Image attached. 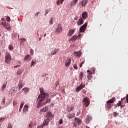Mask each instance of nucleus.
Returning a JSON list of instances; mask_svg holds the SVG:
<instances>
[{
  "mask_svg": "<svg viewBox=\"0 0 128 128\" xmlns=\"http://www.w3.org/2000/svg\"><path fill=\"white\" fill-rule=\"evenodd\" d=\"M58 52V49L56 48H53L50 54L51 56H54Z\"/></svg>",
  "mask_w": 128,
  "mask_h": 128,
  "instance_id": "12",
  "label": "nucleus"
},
{
  "mask_svg": "<svg viewBox=\"0 0 128 128\" xmlns=\"http://www.w3.org/2000/svg\"><path fill=\"white\" fill-rule=\"evenodd\" d=\"M121 102H118V104H116L117 106H120L121 104Z\"/></svg>",
  "mask_w": 128,
  "mask_h": 128,
  "instance_id": "46",
  "label": "nucleus"
},
{
  "mask_svg": "<svg viewBox=\"0 0 128 128\" xmlns=\"http://www.w3.org/2000/svg\"><path fill=\"white\" fill-rule=\"evenodd\" d=\"M88 0H82V2L80 3V4L82 6H86Z\"/></svg>",
  "mask_w": 128,
  "mask_h": 128,
  "instance_id": "18",
  "label": "nucleus"
},
{
  "mask_svg": "<svg viewBox=\"0 0 128 128\" xmlns=\"http://www.w3.org/2000/svg\"><path fill=\"white\" fill-rule=\"evenodd\" d=\"M28 104H26L24 107L23 112H28Z\"/></svg>",
  "mask_w": 128,
  "mask_h": 128,
  "instance_id": "21",
  "label": "nucleus"
},
{
  "mask_svg": "<svg viewBox=\"0 0 128 128\" xmlns=\"http://www.w3.org/2000/svg\"><path fill=\"white\" fill-rule=\"evenodd\" d=\"M48 110V106H45L43 107L40 110V112H46Z\"/></svg>",
  "mask_w": 128,
  "mask_h": 128,
  "instance_id": "8",
  "label": "nucleus"
},
{
  "mask_svg": "<svg viewBox=\"0 0 128 128\" xmlns=\"http://www.w3.org/2000/svg\"><path fill=\"white\" fill-rule=\"evenodd\" d=\"M78 18V16H76V17H74V20H77Z\"/></svg>",
  "mask_w": 128,
  "mask_h": 128,
  "instance_id": "52",
  "label": "nucleus"
},
{
  "mask_svg": "<svg viewBox=\"0 0 128 128\" xmlns=\"http://www.w3.org/2000/svg\"><path fill=\"white\" fill-rule=\"evenodd\" d=\"M48 120H44L43 126H48Z\"/></svg>",
  "mask_w": 128,
  "mask_h": 128,
  "instance_id": "30",
  "label": "nucleus"
},
{
  "mask_svg": "<svg viewBox=\"0 0 128 128\" xmlns=\"http://www.w3.org/2000/svg\"><path fill=\"white\" fill-rule=\"evenodd\" d=\"M72 58H69L68 59V60H66V62L65 66H67V67L68 68V66H70V65L72 62Z\"/></svg>",
  "mask_w": 128,
  "mask_h": 128,
  "instance_id": "10",
  "label": "nucleus"
},
{
  "mask_svg": "<svg viewBox=\"0 0 128 128\" xmlns=\"http://www.w3.org/2000/svg\"><path fill=\"white\" fill-rule=\"evenodd\" d=\"M22 90L24 92L25 94H28V92H30V88H24Z\"/></svg>",
  "mask_w": 128,
  "mask_h": 128,
  "instance_id": "25",
  "label": "nucleus"
},
{
  "mask_svg": "<svg viewBox=\"0 0 128 128\" xmlns=\"http://www.w3.org/2000/svg\"><path fill=\"white\" fill-rule=\"evenodd\" d=\"M77 36L76 35V34H74V36H72V38H70V40H72V42H74V40H76L77 38Z\"/></svg>",
  "mask_w": 128,
  "mask_h": 128,
  "instance_id": "27",
  "label": "nucleus"
},
{
  "mask_svg": "<svg viewBox=\"0 0 128 128\" xmlns=\"http://www.w3.org/2000/svg\"><path fill=\"white\" fill-rule=\"evenodd\" d=\"M6 84H8V82H4L1 88L2 92H4V88H6Z\"/></svg>",
  "mask_w": 128,
  "mask_h": 128,
  "instance_id": "24",
  "label": "nucleus"
},
{
  "mask_svg": "<svg viewBox=\"0 0 128 128\" xmlns=\"http://www.w3.org/2000/svg\"><path fill=\"white\" fill-rule=\"evenodd\" d=\"M49 24H54V21L52 20V18L50 19V20L49 22Z\"/></svg>",
  "mask_w": 128,
  "mask_h": 128,
  "instance_id": "39",
  "label": "nucleus"
},
{
  "mask_svg": "<svg viewBox=\"0 0 128 128\" xmlns=\"http://www.w3.org/2000/svg\"><path fill=\"white\" fill-rule=\"evenodd\" d=\"M44 80H48V77H46V78H44Z\"/></svg>",
  "mask_w": 128,
  "mask_h": 128,
  "instance_id": "55",
  "label": "nucleus"
},
{
  "mask_svg": "<svg viewBox=\"0 0 128 128\" xmlns=\"http://www.w3.org/2000/svg\"><path fill=\"white\" fill-rule=\"evenodd\" d=\"M30 52H32V49L31 50Z\"/></svg>",
  "mask_w": 128,
  "mask_h": 128,
  "instance_id": "58",
  "label": "nucleus"
},
{
  "mask_svg": "<svg viewBox=\"0 0 128 128\" xmlns=\"http://www.w3.org/2000/svg\"><path fill=\"white\" fill-rule=\"evenodd\" d=\"M36 64V62L34 61V60H32V64H31V66H34Z\"/></svg>",
  "mask_w": 128,
  "mask_h": 128,
  "instance_id": "34",
  "label": "nucleus"
},
{
  "mask_svg": "<svg viewBox=\"0 0 128 128\" xmlns=\"http://www.w3.org/2000/svg\"><path fill=\"white\" fill-rule=\"evenodd\" d=\"M62 32V24H58L57 28L56 30V34H60Z\"/></svg>",
  "mask_w": 128,
  "mask_h": 128,
  "instance_id": "5",
  "label": "nucleus"
},
{
  "mask_svg": "<svg viewBox=\"0 0 128 128\" xmlns=\"http://www.w3.org/2000/svg\"><path fill=\"white\" fill-rule=\"evenodd\" d=\"M74 54L76 56H80L82 54V52H74Z\"/></svg>",
  "mask_w": 128,
  "mask_h": 128,
  "instance_id": "20",
  "label": "nucleus"
},
{
  "mask_svg": "<svg viewBox=\"0 0 128 128\" xmlns=\"http://www.w3.org/2000/svg\"><path fill=\"white\" fill-rule=\"evenodd\" d=\"M38 14H40V12H38L36 14H35L36 16H38Z\"/></svg>",
  "mask_w": 128,
  "mask_h": 128,
  "instance_id": "50",
  "label": "nucleus"
},
{
  "mask_svg": "<svg viewBox=\"0 0 128 128\" xmlns=\"http://www.w3.org/2000/svg\"><path fill=\"white\" fill-rule=\"evenodd\" d=\"M92 72H90H90L89 74H88V75L87 76V78L88 80H90L91 78L92 77Z\"/></svg>",
  "mask_w": 128,
  "mask_h": 128,
  "instance_id": "22",
  "label": "nucleus"
},
{
  "mask_svg": "<svg viewBox=\"0 0 128 128\" xmlns=\"http://www.w3.org/2000/svg\"><path fill=\"white\" fill-rule=\"evenodd\" d=\"M4 28L6 30H12V26H10L8 24V23H7L6 24V26H5Z\"/></svg>",
  "mask_w": 128,
  "mask_h": 128,
  "instance_id": "23",
  "label": "nucleus"
},
{
  "mask_svg": "<svg viewBox=\"0 0 128 128\" xmlns=\"http://www.w3.org/2000/svg\"><path fill=\"white\" fill-rule=\"evenodd\" d=\"M74 106H68L67 108V111L68 112H70V111H72L74 109Z\"/></svg>",
  "mask_w": 128,
  "mask_h": 128,
  "instance_id": "28",
  "label": "nucleus"
},
{
  "mask_svg": "<svg viewBox=\"0 0 128 128\" xmlns=\"http://www.w3.org/2000/svg\"><path fill=\"white\" fill-rule=\"evenodd\" d=\"M4 104H5L4 102H2V106H4Z\"/></svg>",
  "mask_w": 128,
  "mask_h": 128,
  "instance_id": "54",
  "label": "nucleus"
},
{
  "mask_svg": "<svg viewBox=\"0 0 128 128\" xmlns=\"http://www.w3.org/2000/svg\"><path fill=\"white\" fill-rule=\"evenodd\" d=\"M87 72L90 73V70H87Z\"/></svg>",
  "mask_w": 128,
  "mask_h": 128,
  "instance_id": "57",
  "label": "nucleus"
},
{
  "mask_svg": "<svg viewBox=\"0 0 128 128\" xmlns=\"http://www.w3.org/2000/svg\"><path fill=\"white\" fill-rule=\"evenodd\" d=\"M44 76H46V74H45Z\"/></svg>",
  "mask_w": 128,
  "mask_h": 128,
  "instance_id": "64",
  "label": "nucleus"
},
{
  "mask_svg": "<svg viewBox=\"0 0 128 128\" xmlns=\"http://www.w3.org/2000/svg\"><path fill=\"white\" fill-rule=\"evenodd\" d=\"M22 70L20 69L17 71V74L18 76H20V74H22Z\"/></svg>",
  "mask_w": 128,
  "mask_h": 128,
  "instance_id": "31",
  "label": "nucleus"
},
{
  "mask_svg": "<svg viewBox=\"0 0 128 128\" xmlns=\"http://www.w3.org/2000/svg\"><path fill=\"white\" fill-rule=\"evenodd\" d=\"M23 106H24V103H21L18 112H22V108Z\"/></svg>",
  "mask_w": 128,
  "mask_h": 128,
  "instance_id": "32",
  "label": "nucleus"
},
{
  "mask_svg": "<svg viewBox=\"0 0 128 128\" xmlns=\"http://www.w3.org/2000/svg\"><path fill=\"white\" fill-rule=\"evenodd\" d=\"M16 104H18V101L16 100H14L13 102V105L14 106H16Z\"/></svg>",
  "mask_w": 128,
  "mask_h": 128,
  "instance_id": "38",
  "label": "nucleus"
},
{
  "mask_svg": "<svg viewBox=\"0 0 128 128\" xmlns=\"http://www.w3.org/2000/svg\"><path fill=\"white\" fill-rule=\"evenodd\" d=\"M86 84H83L82 83H81V84L79 86H77L76 88V92H80V90H81L84 88H85Z\"/></svg>",
  "mask_w": 128,
  "mask_h": 128,
  "instance_id": "7",
  "label": "nucleus"
},
{
  "mask_svg": "<svg viewBox=\"0 0 128 128\" xmlns=\"http://www.w3.org/2000/svg\"><path fill=\"white\" fill-rule=\"evenodd\" d=\"M78 2V0H72L70 4V6H76Z\"/></svg>",
  "mask_w": 128,
  "mask_h": 128,
  "instance_id": "17",
  "label": "nucleus"
},
{
  "mask_svg": "<svg viewBox=\"0 0 128 128\" xmlns=\"http://www.w3.org/2000/svg\"><path fill=\"white\" fill-rule=\"evenodd\" d=\"M94 70V72H95V70Z\"/></svg>",
  "mask_w": 128,
  "mask_h": 128,
  "instance_id": "61",
  "label": "nucleus"
},
{
  "mask_svg": "<svg viewBox=\"0 0 128 128\" xmlns=\"http://www.w3.org/2000/svg\"><path fill=\"white\" fill-rule=\"evenodd\" d=\"M46 34H44V36H46Z\"/></svg>",
  "mask_w": 128,
  "mask_h": 128,
  "instance_id": "62",
  "label": "nucleus"
},
{
  "mask_svg": "<svg viewBox=\"0 0 128 128\" xmlns=\"http://www.w3.org/2000/svg\"><path fill=\"white\" fill-rule=\"evenodd\" d=\"M24 86V82L22 80H20L19 84L18 85L19 90H20V88H22Z\"/></svg>",
  "mask_w": 128,
  "mask_h": 128,
  "instance_id": "13",
  "label": "nucleus"
},
{
  "mask_svg": "<svg viewBox=\"0 0 128 128\" xmlns=\"http://www.w3.org/2000/svg\"><path fill=\"white\" fill-rule=\"evenodd\" d=\"M32 126H34V124H32V123H30L28 126L30 128H32Z\"/></svg>",
  "mask_w": 128,
  "mask_h": 128,
  "instance_id": "40",
  "label": "nucleus"
},
{
  "mask_svg": "<svg viewBox=\"0 0 128 128\" xmlns=\"http://www.w3.org/2000/svg\"><path fill=\"white\" fill-rule=\"evenodd\" d=\"M64 0H58L56 2L57 4H60H60H62V2H64Z\"/></svg>",
  "mask_w": 128,
  "mask_h": 128,
  "instance_id": "33",
  "label": "nucleus"
},
{
  "mask_svg": "<svg viewBox=\"0 0 128 128\" xmlns=\"http://www.w3.org/2000/svg\"><path fill=\"white\" fill-rule=\"evenodd\" d=\"M6 102V98H3L2 99V102Z\"/></svg>",
  "mask_w": 128,
  "mask_h": 128,
  "instance_id": "53",
  "label": "nucleus"
},
{
  "mask_svg": "<svg viewBox=\"0 0 128 128\" xmlns=\"http://www.w3.org/2000/svg\"><path fill=\"white\" fill-rule=\"evenodd\" d=\"M46 116H47V118H52V113L50 112H47Z\"/></svg>",
  "mask_w": 128,
  "mask_h": 128,
  "instance_id": "29",
  "label": "nucleus"
},
{
  "mask_svg": "<svg viewBox=\"0 0 128 128\" xmlns=\"http://www.w3.org/2000/svg\"><path fill=\"white\" fill-rule=\"evenodd\" d=\"M45 12H46V14H48V10H46L45 11Z\"/></svg>",
  "mask_w": 128,
  "mask_h": 128,
  "instance_id": "51",
  "label": "nucleus"
},
{
  "mask_svg": "<svg viewBox=\"0 0 128 128\" xmlns=\"http://www.w3.org/2000/svg\"><path fill=\"white\" fill-rule=\"evenodd\" d=\"M85 63V60H84V61H82V62L80 64V68H82V65L83 64H84Z\"/></svg>",
  "mask_w": 128,
  "mask_h": 128,
  "instance_id": "35",
  "label": "nucleus"
},
{
  "mask_svg": "<svg viewBox=\"0 0 128 128\" xmlns=\"http://www.w3.org/2000/svg\"><path fill=\"white\" fill-rule=\"evenodd\" d=\"M124 106H122V104H120V107L123 108Z\"/></svg>",
  "mask_w": 128,
  "mask_h": 128,
  "instance_id": "56",
  "label": "nucleus"
},
{
  "mask_svg": "<svg viewBox=\"0 0 128 128\" xmlns=\"http://www.w3.org/2000/svg\"><path fill=\"white\" fill-rule=\"evenodd\" d=\"M21 42H26V38H21Z\"/></svg>",
  "mask_w": 128,
  "mask_h": 128,
  "instance_id": "48",
  "label": "nucleus"
},
{
  "mask_svg": "<svg viewBox=\"0 0 128 128\" xmlns=\"http://www.w3.org/2000/svg\"><path fill=\"white\" fill-rule=\"evenodd\" d=\"M83 76H84V72H80V75H79V78L80 80H82V78H83Z\"/></svg>",
  "mask_w": 128,
  "mask_h": 128,
  "instance_id": "26",
  "label": "nucleus"
},
{
  "mask_svg": "<svg viewBox=\"0 0 128 128\" xmlns=\"http://www.w3.org/2000/svg\"><path fill=\"white\" fill-rule=\"evenodd\" d=\"M114 116H118L119 113H118V112H114Z\"/></svg>",
  "mask_w": 128,
  "mask_h": 128,
  "instance_id": "36",
  "label": "nucleus"
},
{
  "mask_svg": "<svg viewBox=\"0 0 128 128\" xmlns=\"http://www.w3.org/2000/svg\"><path fill=\"white\" fill-rule=\"evenodd\" d=\"M31 60L32 56L30 54L26 55L24 58V60H26V62H30Z\"/></svg>",
  "mask_w": 128,
  "mask_h": 128,
  "instance_id": "9",
  "label": "nucleus"
},
{
  "mask_svg": "<svg viewBox=\"0 0 128 128\" xmlns=\"http://www.w3.org/2000/svg\"><path fill=\"white\" fill-rule=\"evenodd\" d=\"M8 48L10 50H14V47L12 46V45H10L9 46H8Z\"/></svg>",
  "mask_w": 128,
  "mask_h": 128,
  "instance_id": "37",
  "label": "nucleus"
},
{
  "mask_svg": "<svg viewBox=\"0 0 128 128\" xmlns=\"http://www.w3.org/2000/svg\"><path fill=\"white\" fill-rule=\"evenodd\" d=\"M126 102L128 103V94H127V95L126 96Z\"/></svg>",
  "mask_w": 128,
  "mask_h": 128,
  "instance_id": "47",
  "label": "nucleus"
},
{
  "mask_svg": "<svg viewBox=\"0 0 128 128\" xmlns=\"http://www.w3.org/2000/svg\"><path fill=\"white\" fill-rule=\"evenodd\" d=\"M87 26H88V22H85L84 24H82V26L80 28V32H84V31H86V30Z\"/></svg>",
  "mask_w": 128,
  "mask_h": 128,
  "instance_id": "6",
  "label": "nucleus"
},
{
  "mask_svg": "<svg viewBox=\"0 0 128 128\" xmlns=\"http://www.w3.org/2000/svg\"><path fill=\"white\" fill-rule=\"evenodd\" d=\"M2 24L4 26V28L6 26V22H2Z\"/></svg>",
  "mask_w": 128,
  "mask_h": 128,
  "instance_id": "43",
  "label": "nucleus"
},
{
  "mask_svg": "<svg viewBox=\"0 0 128 128\" xmlns=\"http://www.w3.org/2000/svg\"><path fill=\"white\" fill-rule=\"evenodd\" d=\"M38 128H42V126H40V127H38Z\"/></svg>",
  "mask_w": 128,
  "mask_h": 128,
  "instance_id": "60",
  "label": "nucleus"
},
{
  "mask_svg": "<svg viewBox=\"0 0 128 128\" xmlns=\"http://www.w3.org/2000/svg\"><path fill=\"white\" fill-rule=\"evenodd\" d=\"M4 120V118H0V122H2Z\"/></svg>",
  "mask_w": 128,
  "mask_h": 128,
  "instance_id": "45",
  "label": "nucleus"
},
{
  "mask_svg": "<svg viewBox=\"0 0 128 128\" xmlns=\"http://www.w3.org/2000/svg\"><path fill=\"white\" fill-rule=\"evenodd\" d=\"M76 29H70L69 30V32L68 33V36H72V34L74 33Z\"/></svg>",
  "mask_w": 128,
  "mask_h": 128,
  "instance_id": "14",
  "label": "nucleus"
},
{
  "mask_svg": "<svg viewBox=\"0 0 128 128\" xmlns=\"http://www.w3.org/2000/svg\"><path fill=\"white\" fill-rule=\"evenodd\" d=\"M74 68H75V70H78V67L77 65H76V64H74Z\"/></svg>",
  "mask_w": 128,
  "mask_h": 128,
  "instance_id": "41",
  "label": "nucleus"
},
{
  "mask_svg": "<svg viewBox=\"0 0 128 128\" xmlns=\"http://www.w3.org/2000/svg\"><path fill=\"white\" fill-rule=\"evenodd\" d=\"M10 60H12V57L10 56V54L9 53H6L5 58V62L6 64H10Z\"/></svg>",
  "mask_w": 128,
  "mask_h": 128,
  "instance_id": "3",
  "label": "nucleus"
},
{
  "mask_svg": "<svg viewBox=\"0 0 128 128\" xmlns=\"http://www.w3.org/2000/svg\"><path fill=\"white\" fill-rule=\"evenodd\" d=\"M84 20L83 19V17H82H82H80L79 20H78V26H80L81 24H84Z\"/></svg>",
  "mask_w": 128,
  "mask_h": 128,
  "instance_id": "15",
  "label": "nucleus"
},
{
  "mask_svg": "<svg viewBox=\"0 0 128 128\" xmlns=\"http://www.w3.org/2000/svg\"><path fill=\"white\" fill-rule=\"evenodd\" d=\"M75 114L74 113H72V114H70V113L68 114H67V117L68 118H74Z\"/></svg>",
  "mask_w": 128,
  "mask_h": 128,
  "instance_id": "19",
  "label": "nucleus"
},
{
  "mask_svg": "<svg viewBox=\"0 0 128 128\" xmlns=\"http://www.w3.org/2000/svg\"><path fill=\"white\" fill-rule=\"evenodd\" d=\"M2 20H4V18H2Z\"/></svg>",
  "mask_w": 128,
  "mask_h": 128,
  "instance_id": "59",
  "label": "nucleus"
},
{
  "mask_svg": "<svg viewBox=\"0 0 128 128\" xmlns=\"http://www.w3.org/2000/svg\"><path fill=\"white\" fill-rule=\"evenodd\" d=\"M116 97H112V98H111V99H110L109 100H108V102H106V105L109 110L111 109L112 107L113 106V104L116 102Z\"/></svg>",
  "mask_w": 128,
  "mask_h": 128,
  "instance_id": "2",
  "label": "nucleus"
},
{
  "mask_svg": "<svg viewBox=\"0 0 128 128\" xmlns=\"http://www.w3.org/2000/svg\"><path fill=\"white\" fill-rule=\"evenodd\" d=\"M82 19L84 18V20H86V18H88V14L87 12H84L83 13H82Z\"/></svg>",
  "mask_w": 128,
  "mask_h": 128,
  "instance_id": "16",
  "label": "nucleus"
},
{
  "mask_svg": "<svg viewBox=\"0 0 128 128\" xmlns=\"http://www.w3.org/2000/svg\"><path fill=\"white\" fill-rule=\"evenodd\" d=\"M12 96V92L11 93Z\"/></svg>",
  "mask_w": 128,
  "mask_h": 128,
  "instance_id": "63",
  "label": "nucleus"
},
{
  "mask_svg": "<svg viewBox=\"0 0 128 128\" xmlns=\"http://www.w3.org/2000/svg\"><path fill=\"white\" fill-rule=\"evenodd\" d=\"M59 124H63V122H62V119H60L59 121Z\"/></svg>",
  "mask_w": 128,
  "mask_h": 128,
  "instance_id": "44",
  "label": "nucleus"
},
{
  "mask_svg": "<svg viewBox=\"0 0 128 128\" xmlns=\"http://www.w3.org/2000/svg\"><path fill=\"white\" fill-rule=\"evenodd\" d=\"M81 122L80 120L78 118H75V122H74V126H76L77 124H80Z\"/></svg>",
  "mask_w": 128,
  "mask_h": 128,
  "instance_id": "11",
  "label": "nucleus"
},
{
  "mask_svg": "<svg viewBox=\"0 0 128 128\" xmlns=\"http://www.w3.org/2000/svg\"><path fill=\"white\" fill-rule=\"evenodd\" d=\"M6 20L8 22H10V16H7Z\"/></svg>",
  "mask_w": 128,
  "mask_h": 128,
  "instance_id": "42",
  "label": "nucleus"
},
{
  "mask_svg": "<svg viewBox=\"0 0 128 128\" xmlns=\"http://www.w3.org/2000/svg\"><path fill=\"white\" fill-rule=\"evenodd\" d=\"M40 94L37 98V108H38L44 106L48 102H50V99L48 98V94L44 92V90L42 88H40Z\"/></svg>",
  "mask_w": 128,
  "mask_h": 128,
  "instance_id": "1",
  "label": "nucleus"
},
{
  "mask_svg": "<svg viewBox=\"0 0 128 128\" xmlns=\"http://www.w3.org/2000/svg\"><path fill=\"white\" fill-rule=\"evenodd\" d=\"M84 102L86 106H88L90 104V98H88V97H85L84 99Z\"/></svg>",
  "mask_w": 128,
  "mask_h": 128,
  "instance_id": "4",
  "label": "nucleus"
},
{
  "mask_svg": "<svg viewBox=\"0 0 128 128\" xmlns=\"http://www.w3.org/2000/svg\"><path fill=\"white\" fill-rule=\"evenodd\" d=\"M16 88H12V92H16Z\"/></svg>",
  "mask_w": 128,
  "mask_h": 128,
  "instance_id": "49",
  "label": "nucleus"
}]
</instances>
